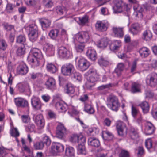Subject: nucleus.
<instances>
[{
	"instance_id": "obj_43",
	"label": "nucleus",
	"mask_w": 157,
	"mask_h": 157,
	"mask_svg": "<svg viewBox=\"0 0 157 157\" xmlns=\"http://www.w3.org/2000/svg\"><path fill=\"white\" fill-rule=\"evenodd\" d=\"M59 33L57 29H53L51 30L49 33V36L52 39H55L57 37Z\"/></svg>"
},
{
	"instance_id": "obj_63",
	"label": "nucleus",
	"mask_w": 157,
	"mask_h": 157,
	"mask_svg": "<svg viewBox=\"0 0 157 157\" xmlns=\"http://www.w3.org/2000/svg\"><path fill=\"white\" fill-rule=\"evenodd\" d=\"M5 29L7 31H10L14 29V26L8 23H5L3 25Z\"/></svg>"
},
{
	"instance_id": "obj_8",
	"label": "nucleus",
	"mask_w": 157,
	"mask_h": 157,
	"mask_svg": "<svg viewBox=\"0 0 157 157\" xmlns=\"http://www.w3.org/2000/svg\"><path fill=\"white\" fill-rule=\"evenodd\" d=\"M67 130L64 125L59 123L57 127L56 136L59 139L63 138L67 134Z\"/></svg>"
},
{
	"instance_id": "obj_41",
	"label": "nucleus",
	"mask_w": 157,
	"mask_h": 157,
	"mask_svg": "<svg viewBox=\"0 0 157 157\" xmlns=\"http://www.w3.org/2000/svg\"><path fill=\"white\" fill-rule=\"evenodd\" d=\"M67 11V9L64 6H57L56 8V13L60 15H62L64 13H66Z\"/></svg>"
},
{
	"instance_id": "obj_49",
	"label": "nucleus",
	"mask_w": 157,
	"mask_h": 157,
	"mask_svg": "<svg viewBox=\"0 0 157 157\" xmlns=\"http://www.w3.org/2000/svg\"><path fill=\"white\" fill-rule=\"evenodd\" d=\"M145 145L148 150H150L152 148V141L150 138L146 140L145 142Z\"/></svg>"
},
{
	"instance_id": "obj_2",
	"label": "nucleus",
	"mask_w": 157,
	"mask_h": 157,
	"mask_svg": "<svg viewBox=\"0 0 157 157\" xmlns=\"http://www.w3.org/2000/svg\"><path fill=\"white\" fill-rule=\"evenodd\" d=\"M28 31V37L29 40L32 42L36 41L38 36V29L37 26L35 24L30 25L26 27Z\"/></svg>"
},
{
	"instance_id": "obj_46",
	"label": "nucleus",
	"mask_w": 157,
	"mask_h": 157,
	"mask_svg": "<svg viewBox=\"0 0 157 157\" xmlns=\"http://www.w3.org/2000/svg\"><path fill=\"white\" fill-rule=\"evenodd\" d=\"M41 141L44 144L47 146H49L51 143V140L49 136H45L42 138Z\"/></svg>"
},
{
	"instance_id": "obj_29",
	"label": "nucleus",
	"mask_w": 157,
	"mask_h": 157,
	"mask_svg": "<svg viewBox=\"0 0 157 157\" xmlns=\"http://www.w3.org/2000/svg\"><path fill=\"white\" fill-rule=\"evenodd\" d=\"M139 52L141 57L145 58L149 56L150 53V51L147 47H143L140 49Z\"/></svg>"
},
{
	"instance_id": "obj_6",
	"label": "nucleus",
	"mask_w": 157,
	"mask_h": 157,
	"mask_svg": "<svg viewBox=\"0 0 157 157\" xmlns=\"http://www.w3.org/2000/svg\"><path fill=\"white\" fill-rule=\"evenodd\" d=\"M75 61L78 69L82 71L86 70L90 66L89 62L83 58L77 57Z\"/></svg>"
},
{
	"instance_id": "obj_57",
	"label": "nucleus",
	"mask_w": 157,
	"mask_h": 157,
	"mask_svg": "<svg viewBox=\"0 0 157 157\" xmlns=\"http://www.w3.org/2000/svg\"><path fill=\"white\" fill-rule=\"evenodd\" d=\"M15 6L10 3H8L7 4L6 10L7 12L9 13H11L13 12V8Z\"/></svg>"
},
{
	"instance_id": "obj_12",
	"label": "nucleus",
	"mask_w": 157,
	"mask_h": 157,
	"mask_svg": "<svg viewBox=\"0 0 157 157\" xmlns=\"http://www.w3.org/2000/svg\"><path fill=\"white\" fill-rule=\"evenodd\" d=\"M58 52L59 56L61 58L68 57L71 55L70 51L64 46H61L59 48Z\"/></svg>"
},
{
	"instance_id": "obj_31",
	"label": "nucleus",
	"mask_w": 157,
	"mask_h": 157,
	"mask_svg": "<svg viewBox=\"0 0 157 157\" xmlns=\"http://www.w3.org/2000/svg\"><path fill=\"white\" fill-rule=\"evenodd\" d=\"M108 44V40L106 38L102 39L98 41L96 44L98 47L102 48H104L106 47Z\"/></svg>"
},
{
	"instance_id": "obj_5",
	"label": "nucleus",
	"mask_w": 157,
	"mask_h": 157,
	"mask_svg": "<svg viewBox=\"0 0 157 157\" xmlns=\"http://www.w3.org/2000/svg\"><path fill=\"white\" fill-rule=\"evenodd\" d=\"M75 68L73 65L71 63H67L63 65L61 68L62 74L66 76H70L74 73Z\"/></svg>"
},
{
	"instance_id": "obj_44",
	"label": "nucleus",
	"mask_w": 157,
	"mask_h": 157,
	"mask_svg": "<svg viewBox=\"0 0 157 157\" xmlns=\"http://www.w3.org/2000/svg\"><path fill=\"white\" fill-rule=\"evenodd\" d=\"M77 151L78 152L79 154L84 155L86 154V152L84 144H78L77 148Z\"/></svg>"
},
{
	"instance_id": "obj_26",
	"label": "nucleus",
	"mask_w": 157,
	"mask_h": 157,
	"mask_svg": "<svg viewBox=\"0 0 157 157\" xmlns=\"http://www.w3.org/2000/svg\"><path fill=\"white\" fill-rule=\"evenodd\" d=\"M30 52L37 59H41L43 58V55L41 51L38 48H33L31 49Z\"/></svg>"
},
{
	"instance_id": "obj_20",
	"label": "nucleus",
	"mask_w": 157,
	"mask_h": 157,
	"mask_svg": "<svg viewBox=\"0 0 157 157\" xmlns=\"http://www.w3.org/2000/svg\"><path fill=\"white\" fill-rule=\"evenodd\" d=\"M86 55L88 58L92 61H95L97 58V53L94 49L89 48L86 52Z\"/></svg>"
},
{
	"instance_id": "obj_15",
	"label": "nucleus",
	"mask_w": 157,
	"mask_h": 157,
	"mask_svg": "<svg viewBox=\"0 0 157 157\" xmlns=\"http://www.w3.org/2000/svg\"><path fill=\"white\" fill-rule=\"evenodd\" d=\"M17 87L20 92L21 93L29 92L30 90L29 85L26 82L18 83L17 85Z\"/></svg>"
},
{
	"instance_id": "obj_13",
	"label": "nucleus",
	"mask_w": 157,
	"mask_h": 157,
	"mask_svg": "<svg viewBox=\"0 0 157 157\" xmlns=\"http://www.w3.org/2000/svg\"><path fill=\"white\" fill-rule=\"evenodd\" d=\"M14 102L17 106L25 108L28 105V101L24 98L18 97L14 99Z\"/></svg>"
},
{
	"instance_id": "obj_10",
	"label": "nucleus",
	"mask_w": 157,
	"mask_h": 157,
	"mask_svg": "<svg viewBox=\"0 0 157 157\" xmlns=\"http://www.w3.org/2000/svg\"><path fill=\"white\" fill-rule=\"evenodd\" d=\"M147 83L151 87H154L157 85V75L153 74L147 77L146 79Z\"/></svg>"
},
{
	"instance_id": "obj_21",
	"label": "nucleus",
	"mask_w": 157,
	"mask_h": 157,
	"mask_svg": "<svg viewBox=\"0 0 157 157\" xmlns=\"http://www.w3.org/2000/svg\"><path fill=\"white\" fill-rule=\"evenodd\" d=\"M39 21L43 30L49 27L50 25L51 22L50 20L47 18H40L39 19Z\"/></svg>"
},
{
	"instance_id": "obj_24",
	"label": "nucleus",
	"mask_w": 157,
	"mask_h": 157,
	"mask_svg": "<svg viewBox=\"0 0 157 157\" xmlns=\"http://www.w3.org/2000/svg\"><path fill=\"white\" fill-rule=\"evenodd\" d=\"M28 71V69L27 66L24 64H20L18 68L17 72L18 74L21 75L26 74Z\"/></svg>"
},
{
	"instance_id": "obj_16",
	"label": "nucleus",
	"mask_w": 157,
	"mask_h": 157,
	"mask_svg": "<svg viewBox=\"0 0 157 157\" xmlns=\"http://www.w3.org/2000/svg\"><path fill=\"white\" fill-rule=\"evenodd\" d=\"M143 29V27L141 25L138 23L132 24L129 30L133 35L137 34L139 32L141 31Z\"/></svg>"
},
{
	"instance_id": "obj_14",
	"label": "nucleus",
	"mask_w": 157,
	"mask_h": 157,
	"mask_svg": "<svg viewBox=\"0 0 157 157\" xmlns=\"http://www.w3.org/2000/svg\"><path fill=\"white\" fill-rule=\"evenodd\" d=\"M114 6L113 7L115 13H121L123 11V7L124 3L121 0H116L114 2Z\"/></svg>"
},
{
	"instance_id": "obj_42",
	"label": "nucleus",
	"mask_w": 157,
	"mask_h": 157,
	"mask_svg": "<svg viewBox=\"0 0 157 157\" xmlns=\"http://www.w3.org/2000/svg\"><path fill=\"white\" fill-rule=\"evenodd\" d=\"M98 64L101 66H106L109 64V62L107 59L101 56L98 61Z\"/></svg>"
},
{
	"instance_id": "obj_32",
	"label": "nucleus",
	"mask_w": 157,
	"mask_h": 157,
	"mask_svg": "<svg viewBox=\"0 0 157 157\" xmlns=\"http://www.w3.org/2000/svg\"><path fill=\"white\" fill-rule=\"evenodd\" d=\"M121 46V43L120 41L115 40L113 41L110 46L111 50H115L118 49Z\"/></svg>"
},
{
	"instance_id": "obj_36",
	"label": "nucleus",
	"mask_w": 157,
	"mask_h": 157,
	"mask_svg": "<svg viewBox=\"0 0 157 157\" xmlns=\"http://www.w3.org/2000/svg\"><path fill=\"white\" fill-rule=\"evenodd\" d=\"M132 114L134 117L135 118L138 116L140 117L139 119L140 121L142 120V117L139 110L133 105H132Z\"/></svg>"
},
{
	"instance_id": "obj_38",
	"label": "nucleus",
	"mask_w": 157,
	"mask_h": 157,
	"mask_svg": "<svg viewBox=\"0 0 157 157\" xmlns=\"http://www.w3.org/2000/svg\"><path fill=\"white\" fill-rule=\"evenodd\" d=\"M47 70L52 73H55L57 70V69L55 65L52 63H48L46 66Z\"/></svg>"
},
{
	"instance_id": "obj_52",
	"label": "nucleus",
	"mask_w": 157,
	"mask_h": 157,
	"mask_svg": "<svg viewBox=\"0 0 157 157\" xmlns=\"http://www.w3.org/2000/svg\"><path fill=\"white\" fill-rule=\"evenodd\" d=\"M34 147L36 149L41 150L44 147V144L42 141L37 142L34 144Z\"/></svg>"
},
{
	"instance_id": "obj_27",
	"label": "nucleus",
	"mask_w": 157,
	"mask_h": 157,
	"mask_svg": "<svg viewBox=\"0 0 157 157\" xmlns=\"http://www.w3.org/2000/svg\"><path fill=\"white\" fill-rule=\"evenodd\" d=\"M113 33L115 36L117 37H122L123 36V28L114 27L112 29Z\"/></svg>"
},
{
	"instance_id": "obj_34",
	"label": "nucleus",
	"mask_w": 157,
	"mask_h": 157,
	"mask_svg": "<svg viewBox=\"0 0 157 157\" xmlns=\"http://www.w3.org/2000/svg\"><path fill=\"white\" fill-rule=\"evenodd\" d=\"M125 67L124 64L123 63H119L115 70V72L118 76H120L124 70Z\"/></svg>"
},
{
	"instance_id": "obj_51",
	"label": "nucleus",
	"mask_w": 157,
	"mask_h": 157,
	"mask_svg": "<svg viewBox=\"0 0 157 157\" xmlns=\"http://www.w3.org/2000/svg\"><path fill=\"white\" fill-rule=\"evenodd\" d=\"M10 132L11 135L13 137H16L18 136L19 135L18 131L16 128H12L10 130Z\"/></svg>"
},
{
	"instance_id": "obj_28",
	"label": "nucleus",
	"mask_w": 157,
	"mask_h": 157,
	"mask_svg": "<svg viewBox=\"0 0 157 157\" xmlns=\"http://www.w3.org/2000/svg\"><path fill=\"white\" fill-rule=\"evenodd\" d=\"M125 125L124 123L121 121H118L116 123V128L118 134L120 136L123 134L124 128Z\"/></svg>"
},
{
	"instance_id": "obj_60",
	"label": "nucleus",
	"mask_w": 157,
	"mask_h": 157,
	"mask_svg": "<svg viewBox=\"0 0 157 157\" xmlns=\"http://www.w3.org/2000/svg\"><path fill=\"white\" fill-rule=\"evenodd\" d=\"M85 142V138L82 135L79 136V138L77 142L78 144H84V143Z\"/></svg>"
},
{
	"instance_id": "obj_4",
	"label": "nucleus",
	"mask_w": 157,
	"mask_h": 157,
	"mask_svg": "<svg viewBox=\"0 0 157 157\" xmlns=\"http://www.w3.org/2000/svg\"><path fill=\"white\" fill-rule=\"evenodd\" d=\"M90 38L89 33L87 31H82L75 35L74 39L82 44L87 42Z\"/></svg>"
},
{
	"instance_id": "obj_11",
	"label": "nucleus",
	"mask_w": 157,
	"mask_h": 157,
	"mask_svg": "<svg viewBox=\"0 0 157 157\" xmlns=\"http://www.w3.org/2000/svg\"><path fill=\"white\" fill-rule=\"evenodd\" d=\"M31 103L32 107L36 110L40 109L43 105L39 98L35 96L32 97Z\"/></svg>"
},
{
	"instance_id": "obj_56",
	"label": "nucleus",
	"mask_w": 157,
	"mask_h": 157,
	"mask_svg": "<svg viewBox=\"0 0 157 157\" xmlns=\"http://www.w3.org/2000/svg\"><path fill=\"white\" fill-rule=\"evenodd\" d=\"M119 157H129V152L127 150H122L119 155Z\"/></svg>"
},
{
	"instance_id": "obj_23",
	"label": "nucleus",
	"mask_w": 157,
	"mask_h": 157,
	"mask_svg": "<svg viewBox=\"0 0 157 157\" xmlns=\"http://www.w3.org/2000/svg\"><path fill=\"white\" fill-rule=\"evenodd\" d=\"M55 107L59 112H65L67 108V105L66 104L59 102L56 103Z\"/></svg>"
},
{
	"instance_id": "obj_55",
	"label": "nucleus",
	"mask_w": 157,
	"mask_h": 157,
	"mask_svg": "<svg viewBox=\"0 0 157 157\" xmlns=\"http://www.w3.org/2000/svg\"><path fill=\"white\" fill-rule=\"evenodd\" d=\"M123 8H124V10L126 11L127 12V16L129 17L130 16V10L131 8V6L130 5H128L126 4H124Z\"/></svg>"
},
{
	"instance_id": "obj_58",
	"label": "nucleus",
	"mask_w": 157,
	"mask_h": 157,
	"mask_svg": "<svg viewBox=\"0 0 157 157\" xmlns=\"http://www.w3.org/2000/svg\"><path fill=\"white\" fill-rule=\"evenodd\" d=\"M7 47V44L5 40H0V50L4 51Z\"/></svg>"
},
{
	"instance_id": "obj_47",
	"label": "nucleus",
	"mask_w": 157,
	"mask_h": 157,
	"mask_svg": "<svg viewBox=\"0 0 157 157\" xmlns=\"http://www.w3.org/2000/svg\"><path fill=\"white\" fill-rule=\"evenodd\" d=\"M66 90L67 94H73L74 93V88L72 84L68 83L67 85Z\"/></svg>"
},
{
	"instance_id": "obj_54",
	"label": "nucleus",
	"mask_w": 157,
	"mask_h": 157,
	"mask_svg": "<svg viewBox=\"0 0 157 157\" xmlns=\"http://www.w3.org/2000/svg\"><path fill=\"white\" fill-rule=\"evenodd\" d=\"M79 138V136L77 134H74L72 135L70 138V141L73 143L77 142Z\"/></svg>"
},
{
	"instance_id": "obj_7",
	"label": "nucleus",
	"mask_w": 157,
	"mask_h": 157,
	"mask_svg": "<svg viewBox=\"0 0 157 157\" xmlns=\"http://www.w3.org/2000/svg\"><path fill=\"white\" fill-rule=\"evenodd\" d=\"M96 30L99 32H105L107 30L109 23L106 21H98L95 24Z\"/></svg>"
},
{
	"instance_id": "obj_45",
	"label": "nucleus",
	"mask_w": 157,
	"mask_h": 157,
	"mask_svg": "<svg viewBox=\"0 0 157 157\" xmlns=\"http://www.w3.org/2000/svg\"><path fill=\"white\" fill-rule=\"evenodd\" d=\"M25 41L26 38L24 35H20L17 37L16 42L18 43L25 44Z\"/></svg>"
},
{
	"instance_id": "obj_64",
	"label": "nucleus",
	"mask_w": 157,
	"mask_h": 157,
	"mask_svg": "<svg viewBox=\"0 0 157 157\" xmlns=\"http://www.w3.org/2000/svg\"><path fill=\"white\" fill-rule=\"evenodd\" d=\"M112 85L111 83H109L105 85H102L98 88V89L99 90H102L105 89L107 88H109L110 87H112Z\"/></svg>"
},
{
	"instance_id": "obj_30",
	"label": "nucleus",
	"mask_w": 157,
	"mask_h": 157,
	"mask_svg": "<svg viewBox=\"0 0 157 157\" xmlns=\"http://www.w3.org/2000/svg\"><path fill=\"white\" fill-rule=\"evenodd\" d=\"M84 110L89 114H93L95 112V110L93 106L91 104L85 103Z\"/></svg>"
},
{
	"instance_id": "obj_3",
	"label": "nucleus",
	"mask_w": 157,
	"mask_h": 157,
	"mask_svg": "<svg viewBox=\"0 0 157 157\" xmlns=\"http://www.w3.org/2000/svg\"><path fill=\"white\" fill-rule=\"evenodd\" d=\"M107 105L111 110L117 111L120 106L118 99L114 95H110L107 99Z\"/></svg>"
},
{
	"instance_id": "obj_19",
	"label": "nucleus",
	"mask_w": 157,
	"mask_h": 157,
	"mask_svg": "<svg viewBox=\"0 0 157 157\" xmlns=\"http://www.w3.org/2000/svg\"><path fill=\"white\" fill-rule=\"evenodd\" d=\"M45 85L48 89L52 90L55 89L56 86L55 79L52 77H49L46 81Z\"/></svg>"
},
{
	"instance_id": "obj_9",
	"label": "nucleus",
	"mask_w": 157,
	"mask_h": 157,
	"mask_svg": "<svg viewBox=\"0 0 157 157\" xmlns=\"http://www.w3.org/2000/svg\"><path fill=\"white\" fill-rule=\"evenodd\" d=\"M33 118L40 129L44 127L45 124L44 120L42 114L34 115Z\"/></svg>"
},
{
	"instance_id": "obj_61",
	"label": "nucleus",
	"mask_w": 157,
	"mask_h": 157,
	"mask_svg": "<svg viewBox=\"0 0 157 157\" xmlns=\"http://www.w3.org/2000/svg\"><path fill=\"white\" fill-rule=\"evenodd\" d=\"M36 58L33 55L30 53L29 55L27 57V60L29 63H33L36 59Z\"/></svg>"
},
{
	"instance_id": "obj_25",
	"label": "nucleus",
	"mask_w": 157,
	"mask_h": 157,
	"mask_svg": "<svg viewBox=\"0 0 157 157\" xmlns=\"http://www.w3.org/2000/svg\"><path fill=\"white\" fill-rule=\"evenodd\" d=\"M88 144L92 147H98L100 145L99 140L96 138L90 137L88 140Z\"/></svg>"
},
{
	"instance_id": "obj_59",
	"label": "nucleus",
	"mask_w": 157,
	"mask_h": 157,
	"mask_svg": "<svg viewBox=\"0 0 157 157\" xmlns=\"http://www.w3.org/2000/svg\"><path fill=\"white\" fill-rule=\"evenodd\" d=\"M85 46L83 44H80L77 45L75 47L76 51L78 52H82Z\"/></svg>"
},
{
	"instance_id": "obj_17",
	"label": "nucleus",
	"mask_w": 157,
	"mask_h": 157,
	"mask_svg": "<svg viewBox=\"0 0 157 157\" xmlns=\"http://www.w3.org/2000/svg\"><path fill=\"white\" fill-rule=\"evenodd\" d=\"M133 9L134 10V14L136 17L141 18L143 17L142 12L143 10V9L139 6L138 4L136 2L134 3Z\"/></svg>"
},
{
	"instance_id": "obj_1",
	"label": "nucleus",
	"mask_w": 157,
	"mask_h": 157,
	"mask_svg": "<svg viewBox=\"0 0 157 157\" xmlns=\"http://www.w3.org/2000/svg\"><path fill=\"white\" fill-rule=\"evenodd\" d=\"M88 73L89 77L87 79V82L86 84V86L87 89H90L94 85V83L99 78L100 76L94 68L90 69Z\"/></svg>"
},
{
	"instance_id": "obj_62",
	"label": "nucleus",
	"mask_w": 157,
	"mask_h": 157,
	"mask_svg": "<svg viewBox=\"0 0 157 157\" xmlns=\"http://www.w3.org/2000/svg\"><path fill=\"white\" fill-rule=\"evenodd\" d=\"M21 119L22 122L24 123H28L30 120V118L29 116L26 115H23L21 116Z\"/></svg>"
},
{
	"instance_id": "obj_53",
	"label": "nucleus",
	"mask_w": 157,
	"mask_h": 157,
	"mask_svg": "<svg viewBox=\"0 0 157 157\" xmlns=\"http://www.w3.org/2000/svg\"><path fill=\"white\" fill-rule=\"evenodd\" d=\"M73 78L75 80L80 81L81 80V75L78 72H76L75 71L74 73L72 74Z\"/></svg>"
},
{
	"instance_id": "obj_22",
	"label": "nucleus",
	"mask_w": 157,
	"mask_h": 157,
	"mask_svg": "<svg viewBox=\"0 0 157 157\" xmlns=\"http://www.w3.org/2000/svg\"><path fill=\"white\" fill-rule=\"evenodd\" d=\"M51 148L55 152H61L64 150L63 146L61 144L58 143L53 144Z\"/></svg>"
},
{
	"instance_id": "obj_37",
	"label": "nucleus",
	"mask_w": 157,
	"mask_h": 157,
	"mask_svg": "<svg viewBox=\"0 0 157 157\" xmlns=\"http://www.w3.org/2000/svg\"><path fill=\"white\" fill-rule=\"evenodd\" d=\"M74 152L73 147L70 146L67 147L65 150V155L68 157H71L74 155Z\"/></svg>"
},
{
	"instance_id": "obj_39",
	"label": "nucleus",
	"mask_w": 157,
	"mask_h": 157,
	"mask_svg": "<svg viewBox=\"0 0 157 157\" xmlns=\"http://www.w3.org/2000/svg\"><path fill=\"white\" fill-rule=\"evenodd\" d=\"M152 37V33L149 30H146L143 33V38L146 41L150 40Z\"/></svg>"
},
{
	"instance_id": "obj_33",
	"label": "nucleus",
	"mask_w": 157,
	"mask_h": 157,
	"mask_svg": "<svg viewBox=\"0 0 157 157\" xmlns=\"http://www.w3.org/2000/svg\"><path fill=\"white\" fill-rule=\"evenodd\" d=\"M43 49L44 51L48 53H53L55 50V48L53 45L47 44L44 45Z\"/></svg>"
},
{
	"instance_id": "obj_35",
	"label": "nucleus",
	"mask_w": 157,
	"mask_h": 157,
	"mask_svg": "<svg viewBox=\"0 0 157 157\" xmlns=\"http://www.w3.org/2000/svg\"><path fill=\"white\" fill-rule=\"evenodd\" d=\"M139 105L142 108L144 113H147L148 112L149 105L147 102L146 101H143Z\"/></svg>"
},
{
	"instance_id": "obj_48",
	"label": "nucleus",
	"mask_w": 157,
	"mask_h": 157,
	"mask_svg": "<svg viewBox=\"0 0 157 157\" xmlns=\"http://www.w3.org/2000/svg\"><path fill=\"white\" fill-rule=\"evenodd\" d=\"M79 23L81 25H84L88 23L89 21V17L87 15H85L82 17L78 18Z\"/></svg>"
},
{
	"instance_id": "obj_50",
	"label": "nucleus",
	"mask_w": 157,
	"mask_h": 157,
	"mask_svg": "<svg viewBox=\"0 0 157 157\" xmlns=\"http://www.w3.org/2000/svg\"><path fill=\"white\" fill-rule=\"evenodd\" d=\"M25 48L24 46L19 47L16 52L17 55L18 56H22L25 53Z\"/></svg>"
},
{
	"instance_id": "obj_18",
	"label": "nucleus",
	"mask_w": 157,
	"mask_h": 157,
	"mask_svg": "<svg viewBox=\"0 0 157 157\" xmlns=\"http://www.w3.org/2000/svg\"><path fill=\"white\" fill-rule=\"evenodd\" d=\"M155 130V128L153 124L151 122L147 121L145 124V129L146 134L150 135L152 134Z\"/></svg>"
},
{
	"instance_id": "obj_40",
	"label": "nucleus",
	"mask_w": 157,
	"mask_h": 157,
	"mask_svg": "<svg viewBox=\"0 0 157 157\" xmlns=\"http://www.w3.org/2000/svg\"><path fill=\"white\" fill-rule=\"evenodd\" d=\"M140 85L136 82H133L132 85L131 91L133 93L139 92L140 91Z\"/></svg>"
}]
</instances>
